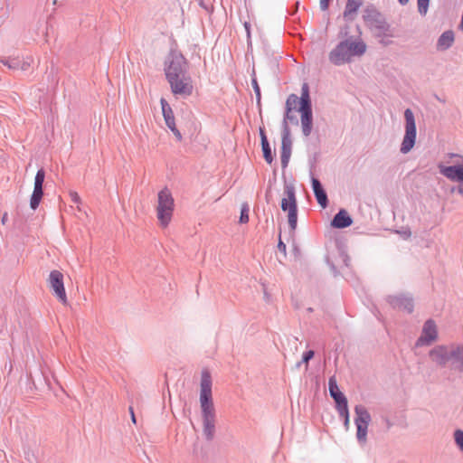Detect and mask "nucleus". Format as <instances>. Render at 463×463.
I'll return each mask as SVG.
<instances>
[{
  "label": "nucleus",
  "instance_id": "nucleus-1",
  "mask_svg": "<svg viewBox=\"0 0 463 463\" xmlns=\"http://www.w3.org/2000/svg\"><path fill=\"white\" fill-rule=\"evenodd\" d=\"M188 69L184 56L179 52L171 51L164 71L171 90L176 97L186 98L193 93L194 86Z\"/></svg>",
  "mask_w": 463,
  "mask_h": 463
},
{
  "label": "nucleus",
  "instance_id": "nucleus-2",
  "mask_svg": "<svg viewBox=\"0 0 463 463\" xmlns=\"http://www.w3.org/2000/svg\"><path fill=\"white\" fill-rule=\"evenodd\" d=\"M212 376L207 369H203L200 383V407L203 421V435L207 441L215 436L216 411L213 401Z\"/></svg>",
  "mask_w": 463,
  "mask_h": 463
},
{
  "label": "nucleus",
  "instance_id": "nucleus-3",
  "mask_svg": "<svg viewBox=\"0 0 463 463\" xmlns=\"http://www.w3.org/2000/svg\"><path fill=\"white\" fill-rule=\"evenodd\" d=\"M366 52V44L362 41H353L352 37L341 41L330 52L329 61L336 66L350 62L353 57L362 56Z\"/></svg>",
  "mask_w": 463,
  "mask_h": 463
},
{
  "label": "nucleus",
  "instance_id": "nucleus-4",
  "mask_svg": "<svg viewBox=\"0 0 463 463\" xmlns=\"http://www.w3.org/2000/svg\"><path fill=\"white\" fill-rule=\"evenodd\" d=\"M291 111H298L300 113V116H313L309 86L307 82L302 84L300 97L296 94H290L288 97L284 116H288Z\"/></svg>",
  "mask_w": 463,
  "mask_h": 463
},
{
  "label": "nucleus",
  "instance_id": "nucleus-5",
  "mask_svg": "<svg viewBox=\"0 0 463 463\" xmlns=\"http://www.w3.org/2000/svg\"><path fill=\"white\" fill-rule=\"evenodd\" d=\"M175 207L174 198L167 187L158 193V204L156 207L157 219L163 227H166L171 222Z\"/></svg>",
  "mask_w": 463,
  "mask_h": 463
},
{
  "label": "nucleus",
  "instance_id": "nucleus-6",
  "mask_svg": "<svg viewBox=\"0 0 463 463\" xmlns=\"http://www.w3.org/2000/svg\"><path fill=\"white\" fill-rule=\"evenodd\" d=\"M354 424L356 426V439L360 444L367 442V430L368 425L372 420L371 414L368 410L362 404L354 407Z\"/></svg>",
  "mask_w": 463,
  "mask_h": 463
},
{
  "label": "nucleus",
  "instance_id": "nucleus-7",
  "mask_svg": "<svg viewBox=\"0 0 463 463\" xmlns=\"http://www.w3.org/2000/svg\"><path fill=\"white\" fill-rule=\"evenodd\" d=\"M297 118H283L282 122V133H281V166L286 168L288 165L289 158L291 156L292 140L290 137V130L288 125V120L293 122Z\"/></svg>",
  "mask_w": 463,
  "mask_h": 463
},
{
  "label": "nucleus",
  "instance_id": "nucleus-8",
  "mask_svg": "<svg viewBox=\"0 0 463 463\" xmlns=\"http://www.w3.org/2000/svg\"><path fill=\"white\" fill-rule=\"evenodd\" d=\"M385 300L393 309L404 311L408 314H411L414 310V299L410 293L388 295Z\"/></svg>",
  "mask_w": 463,
  "mask_h": 463
},
{
  "label": "nucleus",
  "instance_id": "nucleus-9",
  "mask_svg": "<svg viewBox=\"0 0 463 463\" xmlns=\"http://www.w3.org/2000/svg\"><path fill=\"white\" fill-rule=\"evenodd\" d=\"M48 282L58 299L63 305H67L68 300L64 288L63 274L57 269L52 270L49 275Z\"/></svg>",
  "mask_w": 463,
  "mask_h": 463
},
{
  "label": "nucleus",
  "instance_id": "nucleus-10",
  "mask_svg": "<svg viewBox=\"0 0 463 463\" xmlns=\"http://www.w3.org/2000/svg\"><path fill=\"white\" fill-rule=\"evenodd\" d=\"M405 135L400 148V151L402 154H407L412 149L415 145L417 136L415 118H405Z\"/></svg>",
  "mask_w": 463,
  "mask_h": 463
},
{
  "label": "nucleus",
  "instance_id": "nucleus-11",
  "mask_svg": "<svg viewBox=\"0 0 463 463\" xmlns=\"http://www.w3.org/2000/svg\"><path fill=\"white\" fill-rule=\"evenodd\" d=\"M45 179V171L41 168L37 171L34 177L33 191L30 198V207L36 210L43 196V183Z\"/></svg>",
  "mask_w": 463,
  "mask_h": 463
},
{
  "label": "nucleus",
  "instance_id": "nucleus-12",
  "mask_svg": "<svg viewBox=\"0 0 463 463\" xmlns=\"http://www.w3.org/2000/svg\"><path fill=\"white\" fill-rule=\"evenodd\" d=\"M449 156L462 158V164L449 166L440 164L439 165V173L451 181L463 183V156L454 153L449 154Z\"/></svg>",
  "mask_w": 463,
  "mask_h": 463
},
{
  "label": "nucleus",
  "instance_id": "nucleus-13",
  "mask_svg": "<svg viewBox=\"0 0 463 463\" xmlns=\"http://www.w3.org/2000/svg\"><path fill=\"white\" fill-rule=\"evenodd\" d=\"M438 337L437 326L432 319H428L422 328L421 335L416 341V346L429 345Z\"/></svg>",
  "mask_w": 463,
  "mask_h": 463
},
{
  "label": "nucleus",
  "instance_id": "nucleus-14",
  "mask_svg": "<svg viewBox=\"0 0 463 463\" xmlns=\"http://www.w3.org/2000/svg\"><path fill=\"white\" fill-rule=\"evenodd\" d=\"M451 348L449 349L446 345H437L432 348L429 355L430 359L441 367H445L448 362L452 363Z\"/></svg>",
  "mask_w": 463,
  "mask_h": 463
},
{
  "label": "nucleus",
  "instance_id": "nucleus-15",
  "mask_svg": "<svg viewBox=\"0 0 463 463\" xmlns=\"http://www.w3.org/2000/svg\"><path fill=\"white\" fill-rule=\"evenodd\" d=\"M284 194L286 197L282 198L280 204L282 211L289 213L293 205L298 208L295 187L292 184H285Z\"/></svg>",
  "mask_w": 463,
  "mask_h": 463
},
{
  "label": "nucleus",
  "instance_id": "nucleus-16",
  "mask_svg": "<svg viewBox=\"0 0 463 463\" xmlns=\"http://www.w3.org/2000/svg\"><path fill=\"white\" fill-rule=\"evenodd\" d=\"M369 26L372 30L375 31L378 37L392 36L391 25L383 14L374 19L373 23Z\"/></svg>",
  "mask_w": 463,
  "mask_h": 463
},
{
  "label": "nucleus",
  "instance_id": "nucleus-17",
  "mask_svg": "<svg viewBox=\"0 0 463 463\" xmlns=\"http://www.w3.org/2000/svg\"><path fill=\"white\" fill-rule=\"evenodd\" d=\"M352 224L353 219L345 209H340L331 221V226L335 229H345Z\"/></svg>",
  "mask_w": 463,
  "mask_h": 463
},
{
  "label": "nucleus",
  "instance_id": "nucleus-18",
  "mask_svg": "<svg viewBox=\"0 0 463 463\" xmlns=\"http://www.w3.org/2000/svg\"><path fill=\"white\" fill-rule=\"evenodd\" d=\"M452 363L451 370L463 373V345L451 347Z\"/></svg>",
  "mask_w": 463,
  "mask_h": 463
},
{
  "label": "nucleus",
  "instance_id": "nucleus-19",
  "mask_svg": "<svg viewBox=\"0 0 463 463\" xmlns=\"http://www.w3.org/2000/svg\"><path fill=\"white\" fill-rule=\"evenodd\" d=\"M454 40H455V35H454L453 31H451V30L445 31L444 33H442L440 34V36L439 37V39L437 41V45H436L437 50L441 51V52L447 51L448 49H449L452 46Z\"/></svg>",
  "mask_w": 463,
  "mask_h": 463
},
{
  "label": "nucleus",
  "instance_id": "nucleus-20",
  "mask_svg": "<svg viewBox=\"0 0 463 463\" xmlns=\"http://www.w3.org/2000/svg\"><path fill=\"white\" fill-rule=\"evenodd\" d=\"M260 136L263 157L268 164H271L273 162V154L263 126L260 127Z\"/></svg>",
  "mask_w": 463,
  "mask_h": 463
},
{
  "label": "nucleus",
  "instance_id": "nucleus-21",
  "mask_svg": "<svg viewBox=\"0 0 463 463\" xmlns=\"http://www.w3.org/2000/svg\"><path fill=\"white\" fill-rule=\"evenodd\" d=\"M362 0H347L345 8L343 14L344 18L346 21L354 20V15L356 14L360 6L362 5Z\"/></svg>",
  "mask_w": 463,
  "mask_h": 463
},
{
  "label": "nucleus",
  "instance_id": "nucleus-22",
  "mask_svg": "<svg viewBox=\"0 0 463 463\" xmlns=\"http://www.w3.org/2000/svg\"><path fill=\"white\" fill-rule=\"evenodd\" d=\"M165 122L168 128L174 133L175 137L178 141L182 140V134L176 128L175 118H164Z\"/></svg>",
  "mask_w": 463,
  "mask_h": 463
},
{
  "label": "nucleus",
  "instance_id": "nucleus-23",
  "mask_svg": "<svg viewBox=\"0 0 463 463\" xmlns=\"http://www.w3.org/2000/svg\"><path fill=\"white\" fill-rule=\"evenodd\" d=\"M382 14L374 8H366L363 15L364 20L368 25L373 23L374 19L379 17Z\"/></svg>",
  "mask_w": 463,
  "mask_h": 463
},
{
  "label": "nucleus",
  "instance_id": "nucleus-24",
  "mask_svg": "<svg viewBox=\"0 0 463 463\" xmlns=\"http://www.w3.org/2000/svg\"><path fill=\"white\" fill-rule=\"evenodd\" d=\"M288 222L292 232H295L298 224V208H295V205L291 208L290 212L288 214Z\"/></svg>",
  "mask_w": 463,
  "mask_h": 463
},
{
  "label": "nucleus",
  "instance_id": "nucleus-25",
  "mask_svg": "<svg viewBox=\"0 0 463 463\" xmlns=\"http://www.w3.org/2000/svg\"><path fill=\"white\" fill-rule=\"evenodd\" d=\"M1 62L11 70H19L21 60L18 57H7L1 60Z\"/></svg>",
  "mask_w": 463,
  "mask_h": 463
},
{
  "label": "nucleus",
  "instance_id": "nucleus-26",
  "mask_svg": "<svg viewBox=\"0 0 463 463\" xmlns=\"http://www.w3.org/2000/svg\"><path fill=\"white\" fill-rule=\"evenodd\" d=\"M304 136L308 137L312 130L313 118H300Z\"/></svg>",
  "mask_w": 463,
  "mask_h": 463
},
{
  "label": "nucleus",
  "instance_id": "nucleus-27",
  "mask_svg": "<svg viewBox=\"0 0 463 463\" xmlns=\"http://www.w3.org/2000/svg\"><path fill=\"white\" fill-rule=\"evenodd\" d=\"M315 197L318 203V204L322 207V208H326L328 206V198H327V194H326V192L325 190L319 192V193H317L315 194Z\"/></svg>",
  "mask_w": 463,
  "mask_h": 463
},
{
  "label": "nucleus",
  "instance_id": "nucleus-28",
  "mask_svg": "<svg viewBox=\"0 0 463 463\" xmlns=\"http://www.w3.org/2000/svg\"><path fill=\"white\" fill-rule=\"evenodd\" d=\"M328 391L329 394L332 397L333 395L340 392L341 391L338 388L337 382L335 376H331L328 381Z\"/></svg>",
  "mask_w": 463,
  "mask_h": 463
},
{
  "label": "nucleus",
  "instance_id": "nucleus-29",
  "mask_svg": "<svg viewBox=\"0 0 463 463\" xmlns=\"http://www.w3.org/2000/svg\"><path fill=\"white\" fill-rule=\"evenodd\" d=\"M249 205L248 203H243L241 209V215H240V222L241 223H247L249 222Z\"/></svg>",
  "mask_w": 463,
  "mask_h": 463
},
{
  "label": "nucleus",
  "instance_id": "nucleus-30",
  "mask_svg": "<svg viewBox=\"0 0 463 463\" xmlns=\"http://www.w3.org/2000/svg\"><path fill=\"white\" fill-rule=\"evenodd\" d=\"M418 12L420 15H425L429 9L430 0H417Z\"/></svg>",
  "mask_w": 463,
  "mask_h": 463
},
{
  "label": "nucleus",
  "instance_id": "nucleus-31",
  "mask_svg": "<svg viewBox=\"0 0 463 463\" xmlns=\"http://www.w3.org/2000/svg\"><path fill=\"white\" fill-rule=\"evenodd\" d=\"M251 85H252V88L254 90L257 101H258V103H260V88L259 83L257 81V79H256V76H255V72H253V76L251 78Z\"/></svg>",
  "mask_w": 463,
  "mask_h": 463
},
{
  "label": "nucleus",
  "instance_id": "nucleus-32",
  "mask_svg": "<svg viewBox=\"0 0 463 463\" xmlns=\"http://www.w3.org/2000/svg\"><path fill=\"white\" fill-rule=\"evenodd\" d=\"M454 439H455V442H456L457 446L463 452V430H457L454 432Z\"/></svg>",
  "mask_w": 463,
  "mask_h": 463
},
{
  "label": "nucleus",
  "instance_id": "nucleus-33",
  "mask_svg": "<svg viewBox=\"0 0 463 463\" xmlns=\"http://www.w3.org/2000/svg\"><path fill=\"white\" fill-rule=\"evenodd\" d=\"M311 185H312L314 194L325 190L321 182L314 176L311 177Z\"/></svg>",
  "mask_w": 463,
  "mask_h": 463
},
{
  "label": "nucleus",
  "instance_id": "nucleus-34",
  "mask_svg": "<svg viewBox=\"0 0 463 463\" xmlns=\"http://www.w3.org/2000/svg\"><path fill=\"white\" fill-rule=\"evenodd\" d=\"M315 352L313 350H308L304 352L302 355V362L306 364V369L308 367L309 361L314 357Z\"/></svg>",
  "mask_w": 463,
  "mask_h": 463
},
{
  "label": "nucleus",
  "instance_id": "nucleus-35",
  "mask_svg": "<svg viewBox=\"0 0 463 463\" xmlns=\"http://www.w3.org/2000/svg\"><path fill=\"white\" fill-rule=\"evenodd\" d=\"M161 104L163 116H170V113H172V109L170 108L169 104L164 99H161Z\"/></svg>",
  "mask_w": 463,
  "mask_h": 463
},
{
  "label": "nucleus",
  "instance_id": "nucleus-36",
  "mask_svg": "<svg viewBox=\"0 0 463 463\" xmlns=\"http://www.w3.org/2000/svg\"><path fill=\"white\" fill-rule=\"evenodd\" d=\"M332 398L335 401V404L343 402L347 400V398L345 397V395L342 392L333 395Z\"/></svg>",
  "mask_w": 463,
  "mask_h": 463
},
{
  "label": "nucleus",
  "instance_id": "nucleus-37",
  "mask_svg": "<svg viewBox=\"0 0 463 463\" xmlns=\"http://www.w3.org/2000/svg\"><path fill=\"white\" fill-rule=\"evenodd\" d=\"M278 250L286 256L287 246L281 240V235L279 236Z\"/></svg>",
  "mask_w": 463,
  "mask_h": 463
},
{
  "label": "nucleus",
  "instance_id": "nucleus-38",
  "mask_svg": "<svg viewBox=\"0 0 463 463\" xmlns=\"http://www.w3.org/2000/svg\"><path fill=\"white\" fill-rule=\"evenodd\" d=\"M244 28H245V31H246V33H247V42H248V44H250L251 43V36H250V24L249 22H245L244 23Z\"/></svg>",
  "mask_w": 463,
  "mask_h": 463
},
{
  "label": "nucleus",
  "instance_id": "nucleus-39",
  "mask_svg": "<svg viewBox=\"0 0 463 463\" xmlns=\"http://www.w3.org/2000/svg\"><path fill=\"white\" fill-rule=\"evenodd\" d=\"M347 408H348V402H347V400L343 402L335 404V409H336L337 412L340 411H345Z\"/></svg>",
  "mask_w": 463,
  "mask_h": 463
},
{
  "label": "nucleus",
  "instance_id": "nucleus-40",
  "mask_svg": "<svg viewBox=\"0 0 463 463\" xmlns=\"http://www.w3.org/2000/svg\"><path fill=\"white\" fill-rule=\"evenodd\" d=\"M330 1L331 0H319L320 9L322 11L327 10L329 7Z\"/></svg>",
  "mask_w": 463,
  "mask_h": 463
},
{
  "label": "nucleus",
  "instance_id": "nucleus-41",
  "mask_svg": "<svg viewBox=\"0 0 463 463\" xmlns=\"http://www.w3.org/2000/svg\"><path fill=\"white\" fill-rule=\"evenodd\" d=\"M382 420L384 423L387 430H389L392 427V422L390 420L388 417L383 416Z\"/></svg>",
  "mask_w": 463,
  "mask_h": 463
},
{
  "label": "nucleus",
  "instance_id": "nucleus-42",
  "mask_svg": "<svg viewBox=\"0 0 463 463\" xmlns=\"http://www.w3.org/2000/svg\"><path fill=\"white\" fill-rule=\"evenodd\" d=\"M70 196H71V201L73 203H80V198L79 194L76 192H71L70 193Z\"/></svg>",
  "mask_w": 463,
  "mask_h": 463
},
{
  "label": "nucleus",
  "instance_id": "nucleus-43",
  "mask_svg": "<svg viewBox=\"0 0 463 463\" xmlns=\"http://www.w3.org/2000/svg\"><path fill=\"white\" fill-rule=\"evenodd\" d=\"M29 66H30V63L28 61L21 60V64H20L19 70L26 71L29 68Z\"/></svg>",
  "mask_w": 463,
  "mask_h": 463
},
{
  "label": "nucleus",
  "instance_id": "nucleus-44",
  "mask_svg": "<svg viewBox=\"0 0 463 463\" xmlns=\"http://www.w3.org/2000/svg\"><path fill=\"white\" fill-rule=\"evenodd\" d=\"M128 411H129V413H130V416H131L132 422L134 424H136L137 423V418H136L133 407L129 406Z\"/></svg>",
  "mask_w": 463,
  "mask_h": 463
},
{
  "label": "nucleus",
  "instance_id": "nucleus-45",
  "mask_svg": "<svg viewBox=\"0 0 463 463\" xmlns=\"http://www.w3.org/2000/svg\"><path fill=\"white\" fill-rule=\"evenodd\" d=\"M338 414L343 419H345L346 417L349 418V410H348V408L345 409V411H338Z\"/></svg>",
  "mask_w": 463,
  "mask_h": 463
},
{
  "label": "nucleus",
  "instance_id": "nucleus-46",
  "mask_svg": "<svg viewBox=\"0 0 463 463\" xmlns=\"http://www.w3.org/2000/svg\"><path fill=\"white\" fill-rule=\"evenodd\" d=\"M402 234L403 238L408 239V238H410V237H411V232L408 229V230H406V231H403V232H402Z\"/></svg>",
  "mask_w": 463,
  "mask_h": 463
},
{
  "label": "nucleus",
  "instance_id": "nucleus-47",
  "mask_svg": "<svg viewBox=\"0 0 463 463\" xmlns=\"http://www.w3.org/2000/svg\"><path fill=\"white\" fill-rule=\"evenodd\" d=\"M349 424H350V418L346 417L345 419H344V426H345V430L349 429Z\"/></svg>",
  "mask_w": 463,
  "mask_h": 463
},
{
  "label": "nucleus",
  "instance_id": "nucleus-48",
  "mask_svg": "<svg viewBox=\"0 0 463 463\" xmlns=\"http://www.w3.org/2000/svg\"><path fill=\"white\" fill-rule=\"evenodd\" d=\"M7 218H8L7 213H5L1 219V222L3 224H5V222H7Z\"/></svg>",
  "mask_w": 463,
  "mask_h": 463
},
{
  "label": "nucleus",
  "instance_id": "nucleus-49",
  "mask_svg": "<svg viewBox=\"0 0 463 463\" xmlns=\"http://www.w3.org/2000/svg\"><path fill=\"white\" fill-rule=\"evenodd\" d=\"M403 116H413V113L411 109H407L404 110Z\"/></svg>",
  "mask_w": 463,
  "mask_h": 463
},
{
  "label": "nucleus",
  "instance_id": "nucleus-50",
  "mask_svg": "<svg viewBox=\"0 0 463 463\" xmlns=\"http://www.w3.org/2000/svg\"><path fill=\"white\" fill-rule=\"evenodd\" d=\"M340 33H341L342 35L347 36V34H348V27L346 26V27L343 28V29L341 30Z\"/></svg>",
  "mask_w": 463,
  "mask_h": 463
},
{
  "label": "nucleus",
  "instance_id": "nucleus-51",
  "mask_svg": "<svg viewBox=\"0 0 463 463\" xmlns=\"http://www.w3.org/2000/svg\"><path fill=\"white\" fill-rule=\"evenodd\" d=\"M457 191L459 194L463 195V184H460L458 188H457Z\"/></svg>",
  "mask_w": 463,
  "mask_h": 463
},
{
  "label": "nucleus",
  "instance_id": "nucleus-52",
  "mask_svg": "<svg viewBox=\"0 0 463 463\" xmlns=\"http://www.w3.org/2000/svg\"><path fill=\"white\" fill-rule=\"evenodd\" d=\"M398 2L402 5H406L409 3V0H398Z\"/></svg>",
  "mask_w": 463,
  "mask_h": 463
},
{
  "label": "nucleus",
  "instance_id": "nucleus-53",
  "mask_svg": "<svg viewBox=\"0 0 463 463\" xmlns=\"http://www.w3.org/2000/svg\"><path fill=\"white\" fill-rule=\"evenodd\" d=\"M298 5H299V2H297V3L295 4V7H293V10H294V11H293V13H295V12H297V11H298Z\"/></svg>",
  "mask_w": 463,
  "mask_h": 463
},
{
  "label": "nucleus",
  "instance_id": "nucleus-54",
  "mask_svg": "<svg viewBox=\"0 0 463 463\" xmlns=\"http://www.w3.org/2000/svg\"><path fill=\"white\" fill-rule=\"evenodd\" d=\"M298 5H299V2H297V3L295 4V7H293V10H294V11H293V13H295V12H297V11H298Z\"/></svg>",
  "mask_w": 463,
  "mask_h": 463
},
{
  "label": "nucleus",
  "instance_id": "nucleus-55",
  "mask_svg": "<svg viewBox=\"0 0 463 463\" xmlns=\"http://www.w3.org/2000/svg\"><path fill=\"white\" fill-rule=\"evenodd\" d=\"M302 364H304V362H302V360H301V361H299V362H298V363L296 364V368H297V369H299Z\"/></svg>",
  "mask_w": 463,
  "mask_h": 463
},
{
  "label": "nucleus",
  "instance_id": "nucleus-56",
  "mask_svg": "<svg viewBox=\"0 0 463 463\" xmlns=\"http://www.w3.org/2000/svg\"><path fill=\"white\" fill-rule=\"evenodd\" d=\"M199 5H200L202 7H203L204 9H207V7H206V5H204V3H203V0H201V1L199 2Z\"/></svg>",
  "mask_w": 463,
  "mask_h": 463
},
{
  "label": "nucleus",
  "instance_id": "nucleus-57",
  "mask_svg": "<svg viewBox=\"0 0 463 463\" xmlns=\"http://www.w3.org/2000/svg\"><path fill=\"white\" fill-rule=\"evenodd\" d=\"M307 311H308V312H312V311H313V308H312V307H308V308H307Z\"/></svg>",
  "mask_w": 463,
  "mask_h": 463
}]
</instances>
